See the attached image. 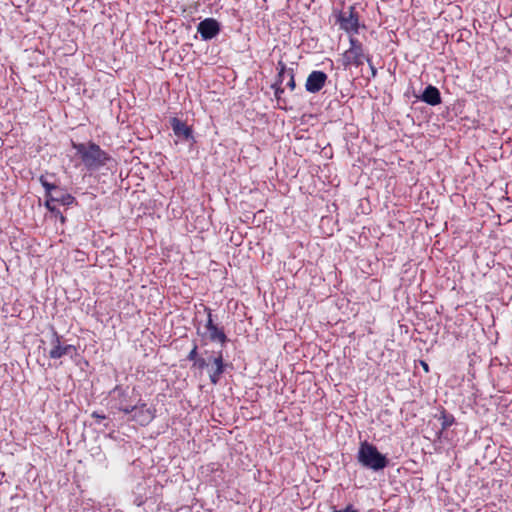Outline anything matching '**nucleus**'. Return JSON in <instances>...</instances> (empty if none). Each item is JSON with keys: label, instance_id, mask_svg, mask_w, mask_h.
<instances>
[{"label": "nucleus", "instance_id": "nucleus-1", "mask_svg": "<svg viewBox=\"0 0 512 512\" xmlns=\"http://www.w3.org/2000/svg\"><path fill=\"white\" fill-rule=\"evenodd\" d=\"M72 147L76 151V155L80 157L85 168L89 171L99 170L111 159V157L94 142H72Z\"/></svg>", "mask_w": 512, "mask_h": 512}, {"label": "nucleus", "instance_id": "nucleus-2", "mask_svg": "<svg viewBox=\"0 0 512 512\" xmlns=\"http://www.w3.org/2000/svg\"><path fill=\"white\" fill-rule=\"evenodd\" d=\"M357 460L366 469L378 472L389 465L386 455L379 452L377 447L367 441L360 443Z\"/></svg>", "mask_w": 512, "mask_h": 512}, {"label": "nucleus", "instance_id": "nucleus-3", "mask_svg": "<svg viewBox=\"0 0 512 512\" xmlns=\"http://www.w3.org/2000/svg\"><path fill=\"white\" fill-rule=\"evenodd\" d=\"M109 405L112 410H117L124 413H129L135 401L130 396L128 389L120 385L115 386L109 393Z\"/></svg>", "mask_w": 512, "mask_h": 512}, {"label": "nucleus", "instance_id": "nucleus-4", "mask_svg": "<svg viewBox=\"0 0 512 512\" xmlns=\"http://www.w3.org/2000/svg\"><path fill=\"white\" fill-rule=\"evenodd\" d=\"M155 412L154 407L139 399L132 405V409L130 408L129 413L126 415L129 421L136 422L141 426H147L155 418Z\"/></svg>", "mask_w": 512, "mask_h": 512}, {"label": "nucleus", "instance_id": "nucleus-5", "mask_svg": "<svg viewBox=\"0 0 512 512\" xmlns=\"http://www.w3.org/2000/svg\"><path fill=\"white\" fill-rule=\"evenodd\" d=\"M62 339L63 336L59 335L57 331L52 328L50 339L51 349L49 351L50 358L59 359L63 356L72 357L74 354H76V347L71 344H65Z\"/></svg>", "mask_w": 512, "mask_h": 512}, {"label": "nucleus", "instance_id": "nucleus-6", "mask_svg": "<svg viewBox=\"0 0 512 512\" xmlns=\"http://www.w3.org/2000/svg\"><path fill=\"white\" fill-rule=\"evenodd\" d=\"M39 182L45 189V196H51V199L54 200V202H58L64 206H70L76 201L74 196L68 193H63L57 185L48 181L47 176L41 175L39 177Z\"/></svg>", "mask_w": 512, "mask_h": 512}, {"label": "nucleus", "instance_id": "nucleus-7", "mask_svg": "<svg viewBox=\"0 0 512 512\" xmlns=\"http://www.w3.org/2000/svg\"><path fill=\"white\" fill-rule=\"evenodd\" d=\"M340 28L348 33L357 34L359 31V15L354 6H349L347 10L338 15Z\"/></svg>", "mask_w": 512, "mask_h": 512}, {"label": "nucleus", "instance_id": "nucleus-8", "mask_svg": "<svg viewBox=\"0 0 512 512\" xmlns=\"http://www.w3.org/2000/svg\"><path fill=\"white\" fill-rule=\"evenodd\" d=\"M221 31V24L214 18H205L197 25V32L202 40L208 41L215 38Z\"/></svg>", "mask_w": 512, "mask_h": 512}, {"label": "nucleus", "instance_id": "nucleus-9", "mask_svg": "<svg viewBox=\"0 0 512 512\" xmlns=\"http://www.w3.org/2000/svg\"><path fill=\"white\" fill-rule=\"evenodd\" d=\"M328 76L325 72L320 70L312 71L306 80L305 89L309 93L319 92L325 85Z\"/></svg>", "mask_w": 512, "mask_h": 512}, {"label": "nucleus", "instance_id": "nucleus-10", "mask_svg": "<svg viewBox=\"0 0 512 512\" xmlns=\"http://www.w3.org/2000/svg\"><path fill=\"white\" fill-rule=\"evenodd\" d=\"M368 54L365 52H356L351 50H346L341 57V63L345 69L355 66L360 67L365 62V59Z\"/></svg>", "mask_w": 512, "mask_h": 512}, {"label": "nucleus", "instance_id": "nucleus-11", "mask_svg": "<svg viewBox=\"0 0 512 512\" xmlns=\"http://www.w3.org/2000/svg\"><path fill=\"white\" fill-rule=\"evenodd\" d=\"M171 127L174 132V134L181 139L184 140H192L194 141L193 137V131L190 126H188L185 122L182 120L174 117L171 119Z\"/></svg>", "mask_w": 512, "mask_h": 512}, {"label": "nucleus", "instance_id": "nucleus-12", "mask_svg": "<svg viewBox=\"0 0 512 512\" xmlns=\"http://www.w3.org/2000/svg\"><path fill=\"white\" fill-rule=\"evenodd\" d=\"M197 334L200 335L202 338L207 337L208 340L211 342H218L222 346H224L228 341V337L225 334L224 328L220 326L214 327L212 330H208L205 333H202L199 328H197Z\"/></svg>", "mask_w": 512, "mask_h": 512}, {"label": "nucleus", "instance_id": "nucleus-13", "mask_svg": "<svg viewBox=\"0 0 512 512\" xmlns=\"http://www.w3.org/2000/svg\"><path fill=\"white\" fill-rule=\"evenodd\" d=\"M419 99L431 106H436L442 101L439 89L433 85H428Z\"/></svg>", "mask_w": 512, "mask_h": 512}, {"label": "nucleus", "instance_id": "nucleus-14", "mask_svg": "<svg viewBox=\"0 0 512 512\" xmlns=\"http://www.w3.org/2000/svg\"><path fill=\"white\" fill-rule=\"evenodd\" d=\"M277 70H278L277 79H280V82H283L285 80V78L288 77L287 86L291 90H293L296 86L293 69L292 68L287 69L285 63L283 61H279L277 63Z\"/></svg>", "mask_w": 512, "mask_h": 512}, {"label": "nucleus", "instance_id": "nucleus-15", "mask_svg": "<svg viewBox=\"0 0 512 512\" xmlns=\"http://www.w3.org/2000/svg\"><path fill=\"white\" fill-rule=\"evenodd\" d=\"M227 364L224 362L223 353L219 351L212 359V365L209 371L222 375L225 372Z\"/></svg>", "mask_w": 512, "mask_h": 512}, {"label": "nucleus", "instance_id": "nucleus-16", "mask_svg": "<svg viewBox=\"0 0 512 512\" xmlns=\"http://www.w3.org/2000/svg\"><path fill=\"white\" fill-rule=\"evenodd\" d=\"M439 420L441 421V431L438 433V437H440L443 430L454 424L455 418L452 414H449L446 411H442Z\"/></svg>", "mask_w": 512, "mask_h": 512}, {"label": "nucleus", "instance_id": "nucleus-17", "mask_svg": "<svg viewBox=\"0 0 512 512\" xmlns=\"http://www.w3.org/2000/svg\"><path fill=\"white\" fill-rule=\"evenodd\" d=\"M53 202H54V200L51 199V196H46L45 207L50 212L54 213L56 216L59 215L61 221L64 222V220H65L64 216L61 214V212L59 210L56 209V207L54 205H52Z\"/></svg>", "mask_w": 512, "mask_h": 512}, {"label": "nucleus", "instance_id": "nucleus-18", "mask_svg": "<svg viewBox=\"0 0 512 512\" xmlns=\"http://www.w3.org/2000/svg\"><path fill=\"white\" fill-rule=\"evenodd\" d=\"M350 47L348 50L356 51V52H364L363 44L355 37L351 36L349 38Z\"/></svg>", "mask_w": 512, "mask_h": 512}, {"label": "nucleus", "instance_id": "nucleus-19", "mask_svg": "<svg viewBox=\"0 0 512 512\" xmlns=\"http://www.w3.org/2000/svg\"><path fill=\"white\" fill-rule=\"evenodd\" d=\"M204 311L207 313V321L205 324L206 332L208 330H212L214 327L217 326V324L214 323L213 315L211 312V309L209 307L204 306Z\"/></svg>", "mask_w": 512, "mask_h": 512}, {"label": "nucleus", "instance_id": "nucleus-20", "mask_svg": "<svg viewBox=\"0 0 512 512\" xmlns=\"http://www.w3.org/2000/svg\"><path fill=\"white\" fill-rule=\"evenodd\" d=\"M283 82H280V79H277V81L271 85V88L274 90L275 97L279 100L281 98V94L284 92V89L281 87V84Z\"/></svg>", "mask_w": 512, "mask_h": 512}, {"label": "nucleus", "instance_id": "nucleus-21", "mask_svg": "<svg viewBox=\"0 0 512 512\" xmlns=\"http://www.w3.org/2000/svg\"><path fill=\"white\" fill-rule=\"evenodd\" d=\"M365 61L369 65V68H370V71H371V77L375 78L377 76V69L375 68V66H374V64L372 62V57L369 54L367 55Z\"/></svg>", "mask_w": 512, "mask_h": 512}, {"label": "nucleus", "instance_id": "nucleus-22", "mask_svg": "<svg viewBox=\"0 0 512 512\" xmlns=\"http://www.w3.org/2000/svg\"><path fill=\"white\" fill-rule=\"evenodd\" d=\"M195 367H197L198 369H204L206 367H208V362L206 361L205 358L203 357H198L195 361H194V364H193Z\"/></svg>", "mask_w": 512, "mask_h": 512}, {"label": "nucleus", "instance_id": "nucleus-23", "mask_svg": "<svg viewBox=\"0 0 512 512\" xmlns=\"http://www.w3.org/2000/svg\"><path fill=\"white\" fill-rule=\"evenodd\" d=\"M198 346L197 344H194L193 345V348L191 349V351L189 352L188 356H187V359L189 361H195L197 358H198Z\"/></svg>", "mask_w": 512, "mask_h": 512}, {"label": "nucleus", "instance_id": "nucleus-24", "mask_svg": "<svg viewBox=\"0 0 512 512\" xmlns=\"http://www.w3.org/2000/svg\"><path fill=\"white\" fill-rule=\"evenodd\" d=\"M220 378H221V375L216 374L215 372L209 371V379L212 384H214V385L218 384V382L220 381Z\"/></svg>", "mask_w": 512, "mask_h": 512}, {"label": "nucleus", "instance_id": "nucleus-25", "mask_svg": "<svg viewBox=\"0 0 512 512\" xmlns=\"http://www.w3.org/2000/svg\"><path fill=\"white\" fill-rule=\"evenodd\" d=\"M332 512H358V510H357V509H355V508L353 507V505H352V504H349V505H347V506H346V508H345V509H343V510L333 509V511H332Z\"/></svg>", "mask_w": 512, "mask_h": 512}, {"label": "nucleus", "instance_id": "nucleus-26", "mask_svg": "<svg viewBox=\"0 0 512 512\" xmlns=\"http://www.w3.org/2000/svg\"><path fill=\"white\" fill-rule=\"evenodd\" d=\"M93 418L97 420L98 423H100L102 420L106 419V416L104 414H100L98 412H93L91 415Z\"/></svg>", "mask_w": 512, "mask_h": 512}, {"label": "nucleus", "instance_id": "nucleus-27", "mask_svg": "<svg viewBox=\"0 0 512 512\" xmlns=\"http://www.w3.org/2000/svg\"><path fill=\"white\" fill-rule=\"evenodd\" d=\"M421 365H422V367L424 368V370H425L426 372H428V371H429V367H428V364H427L426 362L422 361V362H421Z\"/></svg>", "mask_w": 512, "mask_h": 512}]
</instances>
